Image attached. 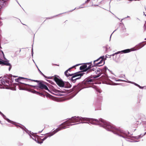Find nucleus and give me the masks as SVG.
I'll use <instances>...</instances> for the list:
<instances>
[{
  "label": "nucleus",
  "mask_w": 146,
  "mask_h": 146,
  "mask_svg": "<svg viewBox=\"0 0 146 146\" xmlns=\"http://www.w3.org/2000/svg\"><path fill=\"white\" fill-rule=\"evenodd\" d=\"M85 121H89L90 123L92 124L100 125L108 131H111L114 133L119 135H121V134L123 133L122 131L116 128L111 123L107 122L103 119L101 118L99 120L95 119L74 116L62 123L54 131L51 133L46 134L45 137L42 139V141L38 143H42L43 141L46 139L47 137L53 135L58 131L66 128L68 126L76 124H72V123Z\"/></svg>",
  "instance_id": "1"
},
{
  "label": "nucleus",
  "mask_w": 146,
  "mask_h": 146,
  "mask_svg": "<svg viewBox=\"0 0 146 146\" xmlns=\"http://www.w3.org/2000/svg\"><path fill=\"white\" fill-rule=\"evenodd\" d=\"M100 74H99L98 75H94V78L92 77H89L86 79L81 83H79L77 86H74L72 88V91L76 90H77L79 91L82 89L84 88L89 86V85L93 83L94 82V78H98L100 76Z\"/></svg>",
  "instance_id": "2"
},
{
  "label": "nucleus",
  "mask_w": 146,
  "mask_h": 146,
  "mask_svg": "<svg viewBox=\"0 0 146 146\" xmlns=\"http://www.w3.org/2000/svg\"><path fill=\"white\" fill-rule=\"evenodd\" d=\"M80 64H77L75 66L80 65ZM75 66H73L72 68H69L64 72V74L67 77H68L70 76H72L71 78H70V80L71 81L74 83L75 82L76 80L80 79L81 78V76H83L84 74H85L84 73L78 72L74 74H68L67 73V72L68 71H70V70L72 68H74Z\"/></svg>",
  "instance_id": "3"
},
{
  "label": "nucleus",
  "mask_w": 146,
  "mask_h": 146,
  "mask_svg": "<svg viewBox=\"0 0 146 146\" xmlns=\"http://www.w3.org/2000/svg\"><path fill=\"white\" fill-rule=\"evenodd\" d=\"M29 80L32 81L38 82V87L40 88L42 90L44 89L47 90L49 92H50V90L48 89L47 86L44 84V82L43 81L35 80L31 79H29Z\"/></svg>",
  "instance_id": "4"
},
{
  "label": "nucleus",
  "mask_w": 146,
  "mask_h": 146,
  "mask_svg": "<svg viewBox=\"0 0 146 146\" xmlns=\"http://www.w3.org/2000/svg\"><path fill=\"white\" fill-rule=\"evenodd\" d=\"M104 58V56H101L96 60H94V66H100L103 65L104 63L103 60Z\"/></svg>",
  "instance_id": "5"
},
{
  "label": "nucleus",
  "mask_w": 146,
  "mask_h": 146,
  "mask_svg": "<svg viewBox=\"0 0 146 146\" xmlns=\"http://www.w3.org/2000/svg\"><path fill=\"white\" fill-rule=\"evenodd\" d=\"M54 80L58 86L60 87H64L65 83L62 80L59 79L56 76L54 78Z\"/></svg>",
  "instance_id": "6"
},
{
  "label": "nucleus",
  "mask_w": 146,
  "mask_h": 146,
  "mask_svg": "<svg viewBox=\"0 0 146 146\" xmlns=\"http://www.w3.org/2000/svg\"><path fill=\"white\" fill-rule=\"evenodd\" d=\"M96 69L93 67V66H92L91 65H90L87 68H86V70H84V71L86 72V74H87L94 71L96 72Z\"/></svg>",
  "instance_id": "7"
},
{
  "label": "nucleus",
  "mask_w": 146,
  "mask_h": 146,
  "mask_svg": "<svg viewBox=\"0 0 146 146\" xmlns=\"http://www.w3.org/2000/svg\"><path fill=\"white\" fill-rule=\"evenodd\" d=\"M25 79V78L22 77H19L18 79H15V80L16 82L19 83L20 84V86H23H23L25 87H27V86H29V87L32 86L23 83V81L22 80V79Z\"/></svg>",
  "instance_id": "8"
},
{
  "label": "nucleus",
  "mask_w": 146,
  "mask_h": 146,
  "mask_svg": "<svg viewBox=\"0 0 146 146\" xmlns=\"http://www.w3.org/2000/svg\"><path fill=\"white\" fill-rule=\"evenodd\" d=\"M0 64L3 65H6L7 66H9V70H10L12 66L9 63V60H6L5 61H1L0 60Z\"/></svg>",
  "instance_id": "9"
},
{
  "label": "nucleus",
  "mask_w": 146,
  "mask_h": 146,
  "mask_svg": "<svg viewBox=\"0 0 146 146\" xmlns=\"http://www.w3.org/2000/svg\"><path fill=\"white\" fill-rule=\"evenodd\" d=\"M131 51V50L130 49H127L124 50H123L121 51H119L113 54H112V55H110L111 56H114L115 54H118L120 53L121 52H122L123 53H127L129 52H130Z\"/></svg>",
  "instance_id": "10"
},
{
  "label": "nucleus",
  "mask_w": 146,
  "mask_h": 146,
  "mask_svg": "<svg viewBox=\"0 0 146 146\" xmlns=\"http://www.w3.org/2000/svg\"><path fill=\"white\" fill-rule=\"evenodd\" d=\"M29 91L32 92V93L36 94L40 96H42V95H43L42 94L38 92L33 89H29Z\"/></svg>",
  "instance_id": "11"
},
{
  "label": "nucleus",
  "mask_w": 146,
  "mask_h": 146,
  "mask_svg": "<svg viewBox=\"0 0 146 146\" xmlns=\"http://www.w3.org/2000/svg\"><path fill=\"white\" fill-rule=\"evenodd\" d=\"M87 67V65L86 64H84L81 66L80 68V69L81 70H83V71L84 72V70H85Z\"/></svg>",
  "instance_id": "12"
},
{
  "label": "nucleus",
  "mask_w": 146,
  "mask_h": 146,
  "mask_svg": "<svg viewBox=\"0 0 146 146\" xmlns=\"http://www.w3.org/2000/svg\"><path fill=\"white\" fill-rule=\"evenodd\" d=\"M64 87L66 88H70L71 87V85L69 82H66L65 83Z\"/></svg>",
  "instance_id": "13"
},
{
  "label": "nucleus",
  "mask_w": 146,
  "mask_h": 146,
  "mask_svg": "<svg viewBox=\"0 0 146 146\" xmlns=\"http://www.w3.org/2000/svg\"><path fill=\"white\" fill-rule=\"evenodd\" d=\"M9 80L6 81L5 82H2V84H3L5 85L8 86L7 84H9Z\"/></svg>",
  "instance_id": "14"
},
{
  "label": "nucleus",
  "mask_w": 146,
  "mask_h": 146,
  "mask_svg": "<svg viewBox=\"0 0 146 146\" xmlns=\"http://www.w3.org/2000/svg\"><path fill=\"white\" fill-rule=\"evenodd\" d=\"M138 87H139V88L141 89H143V87H142L139 86H138Z\"/></svg>",
  "instance_id": "15"
},
{
  "label": "nucleus",
  "mask_w": 146,
  "mask_h": 146,
  "mask_svg": "<svg viewBox=\"0 0 146 146\" xmlns=\"http://www.w3.org/2000/svg\"><path fill=\"white\" fill-rule=\"evenodd\" d=\"M134 84L136 86H137L138 87V86H139V85L138 84H137L136 83H135Z\"/></svg>",
  "instance_id": "16"
},
{
  "label": "nucleus",
  "mask_w": 146,
  "mask_h": 146,
  "mask_svg": "<svg viewBox=\"0 0 146 146\" xmlns=\"http://www.w3.org/2000/svg\"><path fill=\"white\" fill-rule=\"evenodd\" d=\"M90 0H87V1H86L85 2L86 3H88L90 1Z\"/></svg>",
  "instance_id": "17"
},
{
  "label": "nucleus",
  "mask_w": 146,
  "mask_h": 146,
  "mask_svg": "<svg viewBox=\"0 0 146 146\" xmlns=\"http://www.w3.org/2000/svg\"><path fill=\"white\" fill-rule=\"evenodd\" d=\"M86 64H88V65H90V64L91 65V62H90V63H87Z\"/></svg>",
  "instance_id": "18"
},
{
  "label": "nucleus",
  "mask_w": 146,
  "mask_h": 146,
  "mask_svg": "<svg viewBox=\"0 0 146 146\" xmlns=\"http://www.w3.org/2000/svg\"><path fill=\"white\" fill-rule=\"evenodd\" d=\"M144 45H143L142 46H141L139 48H141L143 46H144Z\"/></svg>",
  "instance_id": "19"
},
{
  "label": "nucleus",
  "mask_w": 146,
  "mask_h": 146,
  "mask_svg": "<svg viewBox=\"0 0 146 146\" xmlns=\"http://www.w3.org/2000/svg\"><path fill=\"white\" fill-rule=\"evenodd\" d=\"M143 124H146V122H143Z\"/></svg>",
  "instance_id": "20"
},
{
  "label": "nucleus",
  "mask_w": 146,
  "mask_h": 146,
  "mask_svg": "<svg viewBox=\"0 0 146 146\" xmlns=\"http://www.w3.org/2000/svg\"><path fill=\"white\" fill-rule=\"evenodd\" d=\"M55 65H56V66H59V65H57V64H55Z\"/></svg>",
  "instance_id": "21"
},
{
  "label": "nucleus",
  "mask_w": 146,
  "mask_h": 146,
  "mask_svg": "<svg viewBox=\"0 0 146 146\" xmlns=\"http://www.w3.org/2000/svg\"><path fill=\"white\" fill-rule=\"evenodd\" d=\"M68 72V71L67 72V73L68 74H70V73H69Z\"/></svg>",
  "instance_id": "22"
},
{
  "label": "nucleus",
  "mask_w": 146,
  "mask_h": 146,
  "mask_svg": "<svg viewBox=\"0 0 146 146\" xmlns=\"http://www.w3.org/2000/svg\"><path fill=\"white\" fill-rule=\"evenodd\" d=\"M1 81H2V80H1V82H0V85H1Z\"/></svg>",
  "instance_id": "23"
},
{
  "label": "nucleus",
  "mask_w": 146,
  "mask_h": 146,
  "mask_svg": "<svg viewBox=\"0 0 146 146\" xmlns=\"http://www.w3.org/2000/svg\"><path fill=\"white\" fill-rule=\"evenodd\" d=\"M0 123H1V124H2V123H1V122H0Z\"/></svg>",
  "instance_id": "24"
},
{
  "label": "nucleus",
  "mask_w": 146,
  "mask_h": 146,
  "mask_svg": "<svg viewBox=\"0 0 146 146\" xmlns=\"http://www.w3.org/2000/svg\"><path fill=\"white\" fill-rule=\"evenodd\" d=\"M145 40H146V38H145Z\"/></svg>",
  "instance_id": "25"
},
{
  "label": "nucleus",
  "mask_w": 146,
  "mask_h": 146,
  "mask_svg": "<svg viewBox=\"0 0 146 146\" xmlns=\"http://www.w3.org/2000/svg\"><path fill=\"white\" fill-rule=\"evenodd\" d=\"M122 146H124V145H122Z\"/></svg>",
  "instance_id": "26"
}]
</instances>
